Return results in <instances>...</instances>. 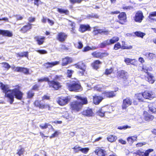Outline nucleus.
<instances>
[{
  "label": "nucleus",
  "mask_w": 156,
  "mask_h": 156,
  "mask_svg": "<svg viewBox=\"0 0 156 156\" xmlns=\"http://www.w3.org/2000/svg\"><path fill=\"white\" fill-rule=\"evenodd\" d=\"M127 72L125 70H121L117 72V76L118 78L126 80L127 79Z\"/></svg>",
  "instance_id": "24"
},
{
  "label": "nucleus",
  "mask_w": 156,
  "mask_h": 156,
  "mask_svg": "<svg viewBox=\"0 0 156 156\" xmlns=\"http://www.w3.org/2000/svg\"><path fill=\"white\" fill-rule=\"evenodd\" d=\"M61 65L62 66H66L73 62L72 58L68 56L62 59Z\"/></svg>",
  "instance_id": "29"
},
{
  "label": "nucleus",
  "mask_w": 156,
  "mask_h": 156,
  "mask_svg": "<svg viewBox=\"0 0 156 156\" xmlns=\"http://www.w3.org/2000/svg\"><path fill=\"white\" fill-rule=\"evenodd\" d=\"M111 15L118 14L117 16L118 20L116 22L121 25H124L127 22V15L125 12H120L118 10L112 11L110 13Z\"/></svg>",
  "instance_id": "5"
},
{
  "label": "nucleus",
  "mask_w": 156,
  "mask_h": 156,
  "mask_svg": "<svg viewBox=\"0 0 156 156\" xmlns=\"http://www.w3.org/2000/svg\"><path fill=\"white\" fill-rule=\"evenodd\" d=\"M33 105L35 107L38 108L40 109H48L50 110L51 108L50 105L44 102L43 101L36 100L33 102Z\"/></svg>",
  "instance_id": "7"
},
{
  "label": "nucleus",
  "mask_w": 156,
  "mask_h": 156,
  "mask_svg": "<svg viewBox=\"0 0 156 156\" xmlns=\"http://www.w3.org/2000/svg\"><path fill=\"white\" fill-rule=\"evenodd\" d=\"M76 68L81 70L79 71L78 73L81 76H83L86 70V66L83 61H80L74 64Z\"/></svg>",
  "instance_id": "9"
},
{
  "label": "nucleus",
  "mask_w": 156,
  "mask_h": 156,
  "mask_svg": "<svg viewBox=\"0 0 156 156\" xmlns=\"http://www.w3.org/2000/svg\"><path fill=\"white\" fill-rule=\"evenodd\" d=\"M81 147L78 145H76L72 148V149L75 153H78L81 151Z\"/></svg>",
  "instance_id": "47"
},
{
  "label": "nucleus",
  "mask_w": 156,
  "mask_h": 156,
  "mask_svg": "<svg viewBox=\"0 0 156 156\" xmlns=\"http://www.w3.org/2000/svg\"><path fill=\"white\" fill-rule=\"evenodd\" d=\"M81 114L87 117H91L94 115V113L92 109L89 108L83 110L81 112Z\"/></svg>",
  "instance_id": "21"
},
{
  "label": "nucleus",
  "mask_w": 156,
  "mask_h": 156,
  "mask_svg": "<svg viewBox=\"0 0 156 156\" xmlns=\"http://www.w3.org/2000/svg\"><path fill=\"white\" fill-rule=\"evenodd\" d=\"M0 34L3 36L11 37L12 36V32L8 30H2L0 29Z\"/></svg>",
  "instance_id": "35"
},
{
  "label": "nucleus",
  "mask_w": 156,
  "mask_h": 156,
  "mask_svg": "<svg viewBox=\"0 0 156 156\" xmlns=\"http://www.w3.org/2000/svg\"><path fill=\"white\" fill-rule=\"evenodd\" d=\"M134 34L136 37L142 38H143V37L145 35V33L140 31H136L134 32Z\"/></svg>",
  "instance_id": "44"
},
{
  "label": "nucleus",
  "mask_w": 156,
  "mask_h": 156,
  "mask_svg": "<svg viewBox=\"0 0 156 156\" xmlns=\"http://www.w3.org/2000/svg\"><path fill=\"white\" fill-rule=\"evenodd\" d=\"M149 111L152 113H156V108L153 106L149 108Z\"/></svg>",
  "instance_id": "64"
},
{
  "label": "nucleus",
  "mask_w": 156,
  "mask_h": 156,
  "mask_svg": "<svg viewBox=\"0 0 156 156\" xmlns=\"http://www.w3.org/2000/svg\"><path fill=\"white\" fill-rule=\"evenodd\" d=\"M63 77L62 75H55L53 79L49 80L48 83L49 87L55 90H58L61 88L62 87L61 84L58 80H61Z\"/></svg>",
  "instance_id": "4"
},
{
  "label": "nucleus",
  "mask_w": 156,
  "mask_h": 156,
  "mask_svg": "<svg viewBox=\"0 0 156 156\" xmlns=\"http://www.w3.org/2000/svg\"><path fill=\"white\" fill-rule=\"evenodd\" d=\"M28 52L27 51L18 53L16 54V56L18 58H22L25 57L28 58Z\"/></svg>",
  "instance_id": "36"
},
{
  "label": "nucleus",
  "mask_w": 156,
  "mask_h": 156,
  "mask_svg": "<svg viewBox=\"0 0 156 156\" xmlns=\"http://www.w3.org/2000/svg\"><path fill=\"white\" fill-rule=\"evenodd\" d=\"M143 116L144 120L147 122L151 121L154 119V116L153 115H151L145 111L143 112Z\"/></svg>",
  "instance_id": "23"
},
{
  "label": "nucleus",
  "mask_w": 156,
  "mask_h": 156,
  "mask_svg": "<svg viewBox=\"0 0 156 156\" xmlns=\"http://www.w3.org/2000/svg\"><path fill=\"white\" fill-rule=\"evenodd\" d=\"M131 128L130 126L127 125H124L123 126H120L118 127L117 129L119 130L126 129H129Z\"/></svg>",
  "instance_id": "52"
},
{
  "label": "nucleus",
  "mask_w": 156,
  "mask_h": 156,
  "mask_svg": "<svg viewBox=\"0 0 156 156\" xmlns=\"http://www.w3.org/2000/svg\"><path fill=\"white\" fill-rule=\"evenodd\" d=\"M143 93H139L135 95V97L136 99L138 100L139 102H142L144 101Z\"/></svg>",
  "instance_id": "40"
},
{
  "label": "nucleus",
  "mask_w": 156,
  "mask_h": 156,
  "mask_svg": "<svg viewBox=\"0 0 156 156\" xmlns=\"http://www.w3.org/2000/svg\"><path fill=\"white\" fill-rule=\"evenodd\" d=\"M2 64L3 65V67L7 70L11 68V66L7 63L6 62H3L2 63Z\"/></svg>",
  "instance_id": "53"
},
{
  "label": "nucleus",
  "mask_w": 156,
  "mask_h": 156,
  "mask_svg": "<svg viewBox=\"0 0 156 156\" xmlns=\"http://www.w3.org/2000/svg\"><path fill=\"white\" fill-rule=\"evenodd\" d=\"M122 45H121V49L124 50V49H131L133 48V46L132 45H129V46H126V43L124 41H122Z\"/></svg>",
  "instance_id": "42"
},
{
  "label": "nucleus",
  "mask_w": 156,
  "mask_h": 156,
  "mask_svg": "<svg viewBox=\"0 0 156 156\" xmlns=\"http://www.w3.org/2000/svg\"><path fill=\"white\" fill-rule=\"evenodd\" d=\"M132 61V59L127 58H125L124 60V62L127 65H130V62Z\"/></svg>",
  "instance_id": "59"
},
{
  "label": "nucleus",
  "mask_w": 156,
  "mask_h": 156,
  "mask_svg": "<svg viewBox=\"0 0 156 156\" xmlns=\"http://www.w3.org/2000/svg\"><path fill=\"white\" fill-rule=\"evenodd\" d=\"M13 87L14 88L12 89L11 92L7 95V98L11 104H12L14 101V96L17 99L21 100L23 99L24 94L20 90L21 87L19 85H16Z\"/></svg>",
  "instance_id": "2"
},
{
  "label": "nucleus",
  "mask_w": 156,
  "mask_h": 156,
  "mask_svg": "<svg viewBox=\"0 0 156 156\" xmlns=\"http://www.w3.org/2000/svg\"><path fill=\"white\" fill-rule=\"evenodd\" d=\"M154 151L153 149L149 148L144 152L140 150H138L134 153V154H135V156H149V154L153 152Z\"/></svg>",
  "instance_id": "12"
},
{
  "label": "nucleus",
  "mask_w": 156,
  "mask_h": 156,
  "mask_svg": "<svg viewBox=\"0 0 156 156\" xmlns=\"http://www.w3.org/2000/svg\"><path fill=\"white\" fill-rule=\"evenodd\" d=\"M108 108L107 107L100 108L96 112V115L101 117H104L105 113H110V112L106 110Z\"/></svg>",
  "instance_id": "18"
},
{
  "label": "nucleus",
  "mask_w": 156,
  "mask_h": 156,
  "mask_svg": "<svg viewBox=\"0 0 156 156\" xmlns=\"http://www.w3.org/2000/svg\"><path fill=\"white\" fill-rule=\"evenodd\" d=\"M122 9L124 10H129L133 9V7L130 5H124L122 7Z\"/></svg>",
  "instance_id": "58"
},
{
  "label": "nucleus",
  "mask_w": 156,
  "mask_h": 156,
  "mask_svg": "<svg viewBox=\"0 0 156 156\" xmlns=\"http://www.w3.org/2000/svg\"><path fill=\"white\" fill-rule=\"evenodd\" d=\"M59 134L58 132L57 131H55L50 136L49 138L51 139L54 138L57 136Z\"/></svg>",
  "instance_id": "62"
},
{
  "label": "nucleus",
  "mask_w": 156,
  "mask_h": 156,
  "mask_svg": "<svg viewBox=\"0 0 156 156\" xmlns=\"http://www.w3.org/2000/svg\"><path fill=\"white\" fill-rule=\"evenodd\" d=\"M32 27V24L27 23L20 29L19 31L22 34H25L30 30Z\"/></svg>",
  "instance_id": "15"
},
{
  "label": "nucleus",
  "mask_w": 156,
  "mask_h": 156,
  "mask_svg": "<svg viewBox=\"0 0 156 156\" xmlns=\"http://www.w3.org/2000/svg\"><path fill=\"white\" fill-rule=\"evenodd\" d=\"M88 17L89 18H93L95 19H98L99 16L97 14L92 13L91 14H89L88 15Z\"/></svg>",
  "instance_id": "56"
},
{
  "label": "nucleus",
  "mask_w": 156,
  "mask_h": 156,
  "mask_svg": "<svg viewBox=\"0 0 156 156\" xmlns=\"http://www.w3.org/2000/svg\"><path fill=\"white\" fill-rule=\"evenodd\" d=\"M59 63V61H55L52 62H47L43 64V66L45 69H48L49 68H51L52 67L58 64Z\"/></svg>",
  "instance_id": "30"
},
{
  "label": "nucleus",
  "mask_w": 156,
  "mask_h": 156,
  "mask_svg": "<svg viewBox=\"0 0 156 156\" xmlns=\"http://www.w3.org/2000/svg\"><path fill=\"white\" fill-rule=\"evenodd\" d=\"M142 78H144L147 81L151 84L153 83L155 81L154 77L151 73H148L147 75L142 77Z\"/></svg>",
  "instance_id": "22"
},
{
  "label": "nucleus",
  "mask_w": 156,
  "mask_h": 156,
  "mask_svg": "<svg viewBox=\"0 0 156 156\" xmlns=\"http://www.w3.org/2000/svg\"><path fill=\"white\" fill-rule=\"evenodd\" d=\"M91 28L89 24H81L79 28V31L81 33H84L87 31H90Z\"/></svg>",
  "instance_id": "28"
},
{
  "label": "nucleus",
  "mask_w": 156,
  "mask_h": 156,
  "mask_svg": "<svg viewBox=\"0 0 156 156\" xmlns=\"http://www.w3.org/2000/svg\"><path fill=\"white\" fill-rule=\"evenodd\" d=\"M50 96L49 95H44L42 97V100L43 101L44 100H50Z\"/></svg>",
  "instance_id": "63"
},
{
  "label": "nucleus",
  "mask_w": 156,
  "mask_h": 156,
  "mask_svg": "<svg viewBox=\"0 0 156 156\" xmlns=\"http://www.w3.org/2000/svg\"><path fill=\"white\" fill-rule=\"evenodd\" d=\"M132 100L128 97H126L123 100L122 108L123 110H125L129 106L132 105Z\"/></svg>",
  "instance_id": "14"
},
{
  "label": "nucleus",
  "mask_w": 156,
  "mask_h": 156,
  "mask_svg": "<svg viewBox=\"0 0 156 156\" xmlns=\"http://www.w3.org/2000/svg\"><path fill=\"white\" fill-rule=\"evenodd\" d=\"M119 38L117 36L113 37L109 40L107 39L103 41L100 44V47L101 48H104L107 46H109L110 45L115 44L119 40Z\"/></svg>",
  "instance_id": "8"
},
{
  "label": "nucleus",
  "mask_w": 156,
  "mask_h": 156,
  "mask_svg": "<svg viewBox=\"0 0 156 156\" xmlns=\"http://www.w3.org/2000/svg\"><path fill=\"white\" fill-rule=\"evenodd\" d=\"M109 55L106 51H105L104 52H101L97 51H94L91 53L93 56L96 58H99L101 59L108 56Z\"/></svg>",
  "instance_id": "11"
},
{
  "label": "nucleus",
  "mask_w": 156,
  "mask_h": 156,
  "mask_svg": "<svg viewBox=\"0 0 156 156\" xmlns=\"http://www.w3.org/2000/svg\"><path fill=\"white\" fill-rule=\"evenodd\" d=\"M57 11L60 14H64L65 15H69V12L67 9H63L62 8H58Z\"/></svg>",
  "instance_id": "37"
},
{
  "label": "nucleus",
  "mask_w": 156,
  "mask_h": 156,
  "mask_svg": "<svg viewBox=\"0 0 156 156\" xmlns=\"http://www.w3.org/2000/svg\"><path fill=\"white\" fill-rule=\"evenodd\" d=\"M15 71L17 72L22 73L26 75L30 74L29 69L26 68L17 67L16 68Z\"/></svg>",
  "instance_id": "31"
},
{
  "label": "nucleus",
  "mask_w": 156,
  "mask_h": 156,
  "mask_svg": "<svg viewBox=\"0 0 156 156\" xmlns=\"http://www.w3.org/2000/svg\"><path fill=\"white\" fill-rule=\"evenodd\" d=\"M20 148L18 149L17 150L16 154H17L19 156H21L23 155L25 152L24 148L22 147L21 146H20Z\"/></svg>",
  "instance_id": "43"
},
{
  "label": "nucleus",
  "mask_w": 156,
  "mask_h": 156,
  "mask_svg": "<svg viewBox=\"0 0 156 156\" xmlns=\"http://www.w3.org/2000/svg\"><path fill=\"white\" fill-rule=\"evenodd\" d=\"M2 90L3 92L5 94V96L7 98V95L11 93L12 89H9L8 86L7 85L4 84L3 83L0 88Z\"/></svg>",
  "instance_id": "25"
},
{
  "label": "nucleus",
  "mask_w": 156,
  "mask_h": 156,
  "mask_svg": "<svg viewBox=\"0 0 156 156\" xmlns=\"http://www.w3.org/2000/svg\"><path fill=\"white\" fill-rule=\"evenodd\" d=\"M104 98V97L101 96L95 95L93 96V102L96 105H98Z\"/></svg>",
  "instance_id": "27"
},
{
  "label": "nucleus",
  "mask_w": 156,
  "mask_h": 156,
  "mask_svg": "<svg viewBox=\"0 0 156 156\" xmlns=\"http://www.w3.org/2000/svg\"><path fill=\"white\" fill-rule=\"evenodd\" d=\"M26 95L27 98L31 99L33 98L34 96L35 93L34 91L32 90V89H30L27 91Z\"/></svg>",
  "instance_id": "38"
},
{
  "label": "nucleus",
  "mask_w": 156,
  "mask_h": 156,
  "mask_svg": "<svg viewBox=\"0 0 156 156\" xmlns=\"http://www.w3.org/2000/svg\"><path fill=\"white\" fill-rule=\"evenodd\" d=\"M151 69H150L148 67L144 66L142 67L141 69V71L145 73L146 75L148 74V73H150L149 72V71H151Z\"/></svg>",
  "instance_id": "49"
},
{
  "label": "nucleus",
  "mask_w": 156,
  "mask_h": 156,
  "mask_svg": "<svg viewBox=\"0 0 156 156\" xmlns=\"http://www.w3.org/2000/svg\"><path fill=\"white\" fill-rule=\"evenodd\" d=\"M66 88L70 92H78L83 90L80 81L76 78H71L69 82L66 83Z\"/></svg>",
  "instance_id": "3"
},
{
  "label": "nucleus",
  "mask_w": 156,
  "mask_h": 156,
  "mask_svg": "<svg viewBox=\"0 0 156 156\" xmlns=\"http://www.w3.org/2000/svg\"><path fill=\"white\" fill-rule=\"evenodd\" d=\"M121 44L119 42H117L114 44L113 49L115 50H117L120 48L121 49Z\"/></svg>",
  "instance_id": "51"
},
{
  "label": "nucleus",
  "mask_w": 156,
  "mask_h": 156,
  "mask_svg": "<svg viewBox=\"0 0 156 156\" xmlns=\"http://www.w3.org/2000/svg\"><path fill=\"white\" fill-rule=\"evenodd\" d=\"M144 18L143 12L140 10L137 11L133 17L134 21L136 22L141 23Z\"/></svg>",
  "instance_id": "13"
},
{
  "label": "nucleus",
  "mask_w": 156,
  "mask_h": 156,
  "mask_svg": "<svg viewBox=\"0 0 156 156\" xmlns=\"http://www.w3.org/2000/svg\"><path fill=\"white\" fill-rule=\"evenodd\" d=\"M74 71L71 69H67L66 72V76L67 78H71Z\"/></svg>",
  "instance_id": "45"
},
{
  "label": "nucleus",
  "mask_w": 156,
  "mask_h": 156,
  "mask_svg": "<svg viewBox=\"0 0 156 156\" xmlns=\"http://www.w3.org/2000/svg\"><path fill=\"white\" fill-rule=\"evenodd\" d=\"M115 92L113 91H105L102 93V94L105 98H112L116 96Z\"/></svg>",
  "instance_id": "17"
},
{
  "label": "nucleus",
  "mask_w": 156,
  "mask_h": 156,
  "mask_svg": "<svg viewBox=\"0 0 156 156\" xmlns=\"http://www.w3.org/2000/svg\"><path fill=\"white\" fill-rule=\"evenodd\" d=\"M143 93L144 98L146 99H151L154 98V93L151 90H146Z\"/></svg>",
  "instance_id": "20"
},
{
  "label": "nucleus",
  "mask_w": 156,
  "mask_h": 156,
  "mask_svg": "<svg viewBox=\"0 0 156 156\" xmlns=\"http://www.w3.org/2000/svg\"><path fill=\"white\" fill-rule=\"evenodd\" d=\"M94 152L97 156H105L106 155V151L100 147H98Z\"/></svg>",
  "instance_id": "26"
},
{
  "label": "nucleus",
  "mask_w": 156,
  "mask_h": 156,
  "mask_svg": "<svg viewBox=\"0 0 156 156\" xmlns=\"http://www.w3.org/2000/svg\"><path fill=\"white\" fill-rule=\"evenodd\" d=\"M39 86L37 84H36L34 85L32 88L31 89H32L33 90H37L38 91L39 90Z\"/></svg>",
  "instance_id": "61"
},
{
  "label": "nucleus",
  "mask_w": 156,
  "mask_h": 156,
  "mask_svg": "<svg viewBox=\"0 0 156 156\" xmlns=\"http://www.w3.org/2000/svg\"><path fill=\"white\" fill-rule=\"evenodd\" d=\"M83 0H69V2L71 4H74L75 3H80Z\"/></svg>",
  "instance_id": "57"
},
{
  "label": "nucleus",
  "mask_w": 156,
  "mask_h": 156,
  "mask_svg": "<svg viewBox=\"0 0 156 156\" xmlns=\"http://www.w3.org/2000/svg\"><path fill=\"white\" fill-rule=\"evenodd\" d=\"M98 27L97 26L94 27H93L94 30L92 31V33L94 35H97L99 34H103L107 35L109 33V31L107 30L102 29H96Z\"/></svg>",
  "instance_id": "16"
},
{
  "label": "nucleus",
  "mask_w": 156,
  "mask_h": 156,
  "mask_svg": "<svg viewBox=\"0 0 156 156\" xmlns=\"http://www.w3.org/2000/svg\"><path fill=\"white\" fill-rule=\"evenodd\" d=\"M89 149L88 147H81V152L83 154H86L89 151Z\"/></svg>",
  "instance_id": "55"
},
{
  "label": "nucleus",
  "mask_w": 156,
  "mask_h": 156,
  "mask_svg": "<svg viewBox=\"0 0 156 156\" xmlns=\"http://www.w3.org/2000/svg\"><path fill=\"white\" fill-rule=\"evenodd\" d=\"M114 69L113 67H111L109 68H107L105 69V71L104 73V74L108 76L114 73Z\"/></svg>",
  "instance_id": "39"
},
{
  "label": "nucleus",
  "mask_w": 156,
  "mask_h": 156,
  "mask_svg": "<svg viewBox=\"0 0 156 156\" xmlns=\"http://www.w3.org/2000/svg\"><path fill=\"white\" fill-rule=\"evenodd\" d=\"M132 61H131L130 65L134 66H137L138 65V62L135 59H132Z\"/></svg>",
  "instance_id": "54"
},
{
  "label": "nucleus",
  "mask_w": 156,
  "mask_h": 156,
  "mask_svg": "<svg viewBox=\"0 0 156 156\" xmlns=\"http://www.w3.org/2000/svg\"><path fill=\"white\" fill-rule=\"evenodd\" d=\"M107 140L109 142L112 143L115 142L117 139V137L113 135H110L107 138Z\"/></svg>",
  "instance_id": "41"
},
{
  "label": "nucleus",
  "mask_w": 156,
  "mask_h": 156,
  "mask_svg": "<svg viewBox=\"0 0 156 156\" xmlns=\"http://www.w3.org/2000/svg\"><path fill=\"white\" fill-rule=\"evenodd\" d=\"M70 25L72 27L71 31L73 33H75L74 31L76 28V24L74 22H72L70 24Z\"/></svg>",
  "instance_id": "60"
},
{
  "label": "nucleus",
  "mask_w": 156,
  "mask_h": 156,
  "mask_svg": "<svg viewBox=\"0 0 156 156\" xmlns=\"http://www.w3.org/2000/svg\"><path fill=\"white\" fill-rule=\"evenodd\" d=\"M67 36V35L65 33L60 32L56 36V38L59 41L62 42L66 40Z\"/></svg>",
  "instance_id": "19"
},
{
  "label": "nucleus",
  "mask_w": 156,
  "mask_h": 156,
  "mask_svg": "<svg viewBox=\"0 0 156 156\" xmlns=\"http://www.w3.org/2000/svg\"><path fill=\"white\" fill-rule=\"evenodd\" d=\"M77 100L73 101L69 104V108L73 112H78L82 109L83 105L88 103L86 97H83L81 95H76L74 97Z\"/></svg>",
  "instance_id": "1"
},
{
  "label": "nucleus",
  "mask_w": 156,
  "mask_h": 156,
  "mask_svg": "<svg viewBox=\"0 0 156 156\" xmlns=\"http://www.w3.org/2000/svg\"><path fill=\"white\" fill-rule=\"evenodd\" d=\"M45 38L44 36L41 37L39 36H37L34 37V39L39 45H42L44 43Z\"/></svg>",
  "instance_id": "32"
},
{
  "label": "nucleus",
  "mask_w": 156,
  "mask_h": 156,
  "mask_svg": "<svg viewBox=\"0 0 156 156\" xmlns=\"http://www.w3.org/2000/svg\"><path fill=\"white\" fill-rule=\"evenodd\" d=\"M155 17H156V11L150 12L147 19L150 22H156V18H154Z\"/></svg>",
  "instance_id": "34"
},
{
  "label": "nucleus",
  "mask_w": 156,
  "mask_h": 156,
  "mask_svg": "<svg viewBox=\"0 0 156 156\" xmlns=\"http://www.w3.org/2000/svg\"><path fill=\"white\" fill-rule=\"evenodd\" d=\"M70 99L68 96H61L57 98L56 102L61 106H64L67 105L70 101Z\"/></svg>",
  "instance_id": "10"
},
{
  "label": "nucleus",
  "mask_w": 156,
  "mask_h": 156,
  "mask_svg": "<svg viewBox=\"0 0 156 156\" xmlns=\"http://www.w3.org/2000/svg\"><path fill=\"white\" fill-rule=\"evenodd\" d=\"M101 64V61L99 60H96L91 63V66L94 69L97 70L100 67L99 65Z\"/></svg>",
  "instance_id": "33"
},
{
  "label": "nucleus",
  "mask_w": 156,
  "mask_h": 156,
  "mask_svg": "<svg viewBox=\"0 0 156 156\" xmlns=\"http://www.w3.org/2000/svg\"><path fill=\"white\" fill-rule=\"evenodd\" d=\"M33 105L35 107L38 108L40 109H48L50 110L51 108L50 105L44 102L43 101L36 100L33 102Z\"/></svg>",
  "instance_id": "6"
},
{
  "label": "nucleus",
  "mask_w": 156,
  "mask_h": 156,
  "mask_svg": "<svg viewBox=\"0 0 156 156\" xmlns=\"http://www.w3.org/2000/svg\"><path fill=\"white\" fill-rule=\"evenodd\" d=\"M48 126H50L51 128H53V126L47 123H45L44 125H39V127L41 129H44L48 128Z\"/></svg>",
  "instance_id": "46"
},
{
  "label": "nucleus",
  "mask_w": 156,
  "mask_h": 156,
  "mask_svg": "<svg viewBox=\"0 0 156 156\" xmlns=\"http://www.w3.org/2000/svg\"><path fill=\"white\" fill-rule=\"evenodd\" d=\"M96 49L95 48H91L89 46H87L85 47L82 50L83 52H86L90 50H93Z\"/></svg>",
  "instance_id": "48"
},
{
  "label": "nucleus",
  "mask_w": 156,
  "mask_h": 156,
  "mask_svg": "<svg viewBox=\"0 0 156 156\" xmlns=\"http://www.w3.org/2000/svg\"><path fill=\"white\" fill-rule=\"evenodd\" d=\"M49 79L48 77H44L42 78L39 79L37 80V81L38 82H42L44 81L47 82L48 83L49 82Z\"/></svg>",
  "instance_id": "50"
}]
</instances>
